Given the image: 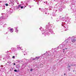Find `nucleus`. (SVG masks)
<instances>
[{"label":"nucleus","instance_id":"1","mask_svg":"<svg viewBox=\"0 0 76 76\" xmlns=\"http://www.w3.org/2000/svg\"><path fill=\"white\" fill-rule=\"evenodd\" d=\"M1 15L3 16L0 17V20H2V19H6L7 18V15L4 13H2Z\"/></svg>","mask_w":76,"mask_h":76},{"label":"nucleus","instance_id":"2","mask_svg":"<svg viewBox=\"0 0 76 76\" xmlns=\"http://www.w3.org/2000/svg\"><path fill=\"white\" fill-rule=\"evenodd\" d=\"M76 37H75L74 36H73L71 38V41L72 42H76Z\"/></svg>","mask_w":76,"mask_h":76},{"label":"nucleus","instance_id":"3","mask_svg":"<svg viewBox=\"0 0 76 76\" xmlns=\"http://www.w3.org/2000/svg\"><path fill=\"white\" fill-rule=\"evenodd\" d=\"M65 46V45L61 44L59 46V48H61V49H62V48H63Z\"/></svg>","mask_w":76,"mask_h":76},{"label":"nucleus","instance_id":"4","mask_svg":"<svg viewBox=\"0 0 76 76\" xmlns=\"http://www.w3.org/2000/svg\"><path fill=\"white\" fill-rule=\"evenodd\" d=\"M50 27H51V25H48L46 26V29H49Z\"/></svg>","mask_w":76,"mask_h":76},{"label":"nucleus","instance_id":"5","mask_svg":"<svg viewBox=\"0 0 76 76\" xmlns=\"http://www.w3.org/2000/svg\"><path fill=\"white\" fill-rule=\"evenodd\" d=\"M22 6V5L21 4H20L18 5V7H17L16 9H19V8H20V7Z\"/></svg>","mask_w":76,"mask_h":76},{"label":"nucleus","instance_id":"6","mask_svg":"<svg viewBox=\"0 0 76 76\" xmlns=\"http://www.w3.org/2000/svg\"><path fill=\"white\" fill-rule=\"evenodd\" d=\"M60 20H63L64 19V17L63 16H60L59 18Z\"/></svg>","mask_w":76,"mask_h":76},{"label":"nucleus","instance_id":"7","mask_svg":"<svg viewBox=\"0 0 76 76\" xmlns=\"http://www.w3.org/2000/svg\"><path fill=\"white\" fill-rule=\"evenodd\" d=\"M49 32H51L52 34H53V31L51 29H49Z\"/></svg>","mask_w":76,"mask_h":76},{"label":"nucleus","instance_id":"8","mask_svg":"<svg viewBox=\"0 0 76 76\" xmlns=\"http://www.w3.org/2000/svg\"><path fill=\"white\" fill-rule=\"evenodd\" d=\"M11 50H13V51H15L16 50V48H11Z\"/></svg>","mask_w":76,"mask_h":76},{"label":"nucleus","instance_id":"9","mask_svg":"<svg viewBox=\"0 0 76 76\" xmlns=\"http://www.w3.org/2000/svg\"><path fill=\"white\" fill-rule=\"evenodd\" d=\"M20 65H17L16 66V68H17V69H19L20 68Z\"/></svg>","mask_w":76,"mask_h":76},{"label":"nucleus","instance_id":"10","mask_svg":"<svg viewBox=\"0 0 76 76\" xmlns=\"http://www.w3.org/2000/svg\"><path fill=\"white\" fill-rule=\"evenodd\" d=\"M43 31H42V34H44L45 33V30L44 31V29H42Z\"/></svg>","mask_w":76,"mask_h":76},{"label":"nucleus","instance_id":"11","mask_svg":"<svg viewBox=\"0 0 76 76\" xmlns=\"http://www.w3.org/2000/svg\"><path fill=\"white\" fill-rule=\"evenodd\" d=\"M10 32L12 33V32H13V29H10Z\"/></svg>","mask_w":76,"mask_h":76},{"label":"nucleus","instance_id":"12","mask_svg":"<svg viewBox=\"0 0 76 76\" xmlns=\"http://www.w3.org/2000/svg\"><path fill=\"white\" fill-rule=\"evenodd\" d=\"M59 10L60 11V12H61L62 10H63V9H62V7H61L60 8H59Z\"/></svg>","mask_w":76,"mask_h":76},{"label":"nucleus","instance_id":"13","mask_svg":"<svg viewBox=\"0 0 76 76\" xmlns=\"http://www.w3.org/2000/svg\"><path fill=\"white\" fill-rule=\"evenodd\" d=\"M57 10H56V9L55 8L54 9V10H53V13H56V12H57Z\"/></svg>","mask_w":76,"mask_h":76},{"label":"nucleus","instance_id":"14","mask_svg":"<svg viewBox=\"0 0 76 76\" xmlns=\"http://www.w3.org/2000/svg\"><path fill=\"white\" fill-rule=\"evenodd\" d=\"M7 63H8V64H11V63H12V62H11L10 61H8L7 62Z\"/></svg>","mask_w":76,"mask_h":76},{"label":"nucleus","instance_id":"15","mask_svg":"<svg viewBox=\"0 0 76 76\" xmlns=\"http://www.w3.org/2000/svg\"><path fill=\"white\" fill-rule=\"evenodd\" d=\"M17 48H18V50H20L21 49V48H20V47H17Z\"/></svg>","mask_w":76,"mask_h":76},{"label":"nucleus","instance_id":"16","mask_svg":"<svg viewBox=\"0 0 76 76\" xmlns=\"http://www.w3.org/2000/svg\"><path fill=\"white\" fill-rule=\"evenodd\" d=\"M75 4V2H72L71 3V5H74Z\"/></svg>","mask_w":76,"mask_h":76},{"label":"nucleus","instance_id":"17","mask_svg":"<svg viewBox=\"0 0 76 76\" xmlns=\"http://www.w3.org/2000/svg\"><path fill=\"white\" fill-rule=\"evenodd\" d=\"M18 30L17 29H15V32H18Z\"/></svg>","mask_w":76,"mask_h":76},{"label":"nucleus","instance_id":"18","mask_svg":"<svg viewBox=\"0 0 76 76\" xmlns=\"http://www.w3.org/2000/svg\"><path fill=\"white\" fill-rule=\"evenodd\" d=\"M36 59L37 58V59H39V57H36Z\"/></svg>","mask_w":76,"mask_h":76},{"label":"nucleus","instance_id":"19","mask_svg":"<svg viewBox=\"0 0 76 76\" xmlns=\"http://www.w3.org/2000/svg\"><path fill=\"white\" fill-rule=\"evenodd\" d=\"M70 39V37H69V38H68V41H69Z\"/></svg>","mask_w":76,"mask_h":76},{"label":"nucleus","instance_id":"20","mask_svg":"<svg viewBox=\"0 0 76 76\" xmlns=\"http://www.w3.org/2000/svg\"><path fill=\"white\" fill-rule=\"evenodd\" d=\"M15 58V56H12V58H13V59H14Z\"/></svg>","mask_w":76,"mask_h":76},{"label":"nucleus","instance_id":"21","mask_svg":"<svg viewBox=\"0 0 76 76\" xmlns=\"http://www.w3.org/2000/svg\"><path fill=\"white\" fill-rule=\"evenodd\" d=\"M71 66H76V65L74 64L71 65Z\"/></svg>","mask_w":76,"mask_h":76},{"label":"nucleus","instance_id":"22","mask_svg":"<svg viewBox=\"0 0 76 76\" xmlns=\"http://www.w3.org/2000/svg\"><path fill=\"white\" fill-rule=\"evenodd\" d=\"M15 56H17V55H18V53H15Z\"/></svg>","mask_w":76,"mask_h":76},{"label":"nucleus","instance_id":"23","mask_svg":"<svg viewBox=\"0 0 76 76\" xmlns=\"http://www.w3.org/2000/svg\"><path fill=\"white\" fill-rule=\"evenodd\" d=\"M20 8H21V9H23V7L21 6Z\"/></svg>","mask_w":76,"mask_h":76},{"label":"nucleus","instance_id":"24","mask_svg":"<svg viewBox=\"0 0 76 76\" xmlns=\"http://www.w3.org/2000/svg\"><path fill=\"white\" fill-rule=\"evenodd\" d=\"M5 5L6 6H8V4H5Z\"/></svg>","mask_w":76,"mask_h":76},{"label":"nucleus","instance_id":"25","mask_svg":"<svg viewBox=\"0 0 76 76\" xmlns=\"http://www.w3.org/2000/svg\"><path fill=\"white\" fill-rule=\"evenodd\" d=\"M16 3H17V4H18V1H17V0L16 1Z\"/></svg>","mask_w":76,"mask_h":76},{"label":"nucleus","instance_id":"26","mask_svg":"<svg viewBox=\"0 0 76 76\" xmlns=\"http://www.w3.org/2000/svg\"><path fill=\"white\" fill-rule=\"evenodd\" d=\"M32 70H33V69H30V71H31V72H32Z\"/></svg>","mask_w":76,"mask_h":76},{"label":"nucleus","instance_id":"27","mask_svg":"<svg viewBox=\"0 0 76 76\" xmlns=\"http://www.w3.org/2000/svg\"><path fill=\"white\" fill-rule=\"evenodd\" d=\"M14 72H17V70H16V69L14 70Z\"/></svg>","mask_w":76,"mask_h":76},{"label":"nucleus","instance_id":"28","mask_svg":"<svg viewBox=\"0 0 76 76\" xmlns=\"http://www.w3.org/2000/svg\"><path fill=\"white\" fill-rule=\"evenodd\" d=\"M15 29H18V27H15Z\"/></svg>","mask_w":76,"mask_h":76},{"label":"nucleus","instance_id":"29","mask_svg":"<svg viewBox=\"0 0 76 76\" xmlns=\"http://www.w3.org/2000/svg\"><path fill=\"white\" fill-rule=\"evenodd\" d=\"M35 59H36V58H33L32 59L33 60H35Z\"/></svg>","mask_w":76,"mask_h":76},{"label":"nucleus","instance_id":"30","mask_svg":"<svg viewBox=\"0 0 76 76\" xmlns=\"http://www.w3.org/2000/svg\"><path fill=\"white\" fill-rule=\"evenodd\" d=\"M8 29H13V28H11V27H9Z\"/></svg>","mask_w":76,"mask_h":76},{"label":"nucleus","instance_id":"31","mask_svg":"<svg viewBox=\"0 0 76 76\" xmlns=\"http://www.w3.org/2000/svg\"><path fill=\"white\" fill-rule=\"evenodd\" d=\"M59 20H56V22H58L59 21Z\"/></svg>","mask_w":76,"mask_h":76},{"label":"nucleus","instance_id":"32","mask_svg":"<svg viewBox=\"0 0 76 76\" xmlns=\"http://www.w3.org/2000/svg\"><path fill=\"white\" fill-rule=\"evenodd\" d=\"M39 9L40 10H42V9H41V8H39Z\"/></svg>","mask_w":76,"mask_h":76},{"label":"nucleus","instance_id":"33","mask_svg":"<svg viewBox=\"0 0 76 76\" xmlns=\"http://www.w3.org/2000/svg\"><path fill=\"white\" fill-rule=\"evenodd\" d=\"M48 25H50V22H49V23H48Z\"/></svg>","mask_w":76,"mask_h":76},{"label":"nucleus","instance_id":"34","mask_svg":"<svg viewBox=\"0 0 76 76\" xmlns=\"http://www.w3.org/2000/svg\"><path fill=\"white\" fill-rule=\"evenodd\" d=\"M29 7H30V8H31V6L29 5Z\"/></svg>","mask_w":76,"mask_h":76},{"label":"nucleus","instance_id":"35","mask_svg":"<svg viewBox=\"0 0 76 76\" xmlns=\"http://www.w3.org/2000/svg\"><path fill=\"white\" fill-rule=\"evenodd\" d=\"M75 20H76V14L75 15Z\"/></svg>","mask_w":76,"mask_h":76},{"label":"nucleus","instance_id":"36","mask_svg":"<svg viewBox=\"0 0 76 76\" xmlns=\"http://www.w3.org/2000/svg\"><path fill=\"white\" fill-rule=\"evenodd\" d=\"M5 9V8H2V10H3V9Z\"/></svg>","mask_w":76,"mask_h":76},{"label":"nucleus","instance_id":"37","mask_svg":"<svg viewBox=\"0 0 76 76\" xmlns=\"http://www.w3.org/2000/svg\"><path fill=\"white\" fill-rule=\"evenodd\" d=\"M66 41H67V39H66L65 40V42H66Z\"/></svg>","mask_w":76,"mask_h":76},{"label":"nucleus","instance_id":"38","mask_svg":"<svg viewBox=\"0 0 76 76\" xmlns=\"http://www.w3.org/2000/svg\"><path fill=\"white\" fill-rule=\"evenodd\" d=\"M26 6H28V4H26Z\"/></svg>","mask_w":76,"mask_h":76},{"label":"nucleus","instance_id":"39","mask_svg":"<svg viewBox=\"0 0 76 76\" xmlns=\"http://www.w3.org/2000/svg\"><path fill=\"white\" fill-rule=\"evenodd\" d=\"M67 42H68V41H67L66 42V44H67Z\"/></svg>","mask_w":76,"mask_h":76},{"label":"nucleus","instance_id":"40","mask_svg":"<svg viewBox=\"0 0 76 76\" xmlns=\"http://www.w3.org/2000/svg\"><path fill=\"white\" fill-rule=\"evenodd\" d=\"M37 4H38V5H39V4H38V3L37 2Z\"/></svg>","mask_w":76,"mask_h":76},{"label":"nucleus","instance_id":"41","mask_svg":"<svg viewBox=\"0 0 76 76\" xmlns=\"http://www.w3.org/2000/svg\"><path fill=\"white\" fill-rule=\"evenodd\" d=\"M67 29L64 30L65 31H67Z\"/></svg>","mask_w":76,"mask_h":76},{"label":"nucleus","instance_id":"42","mask_svg":"<svg viewBox=\"0 0 76 76\" xmlns=\"http://www.w3.org/2000/svg\"><path fill=\"white\" fill-rule=\"evenodd\" d=\"M69 18H67V20H68V19H69Z\"/></svg>","mask_w":76,"mask_h":76},{"label":"nucleus","instance_id":"43","mask_svg":"<svg viewBox=\"0 0 76 76\" xmlns=\"http://www.w3.org/2000/svg\"><path fill=\"white\" fill-rule=\"evenodd\" d=\"M15 64H15V63H14V65H15Z\"/></svg>","mask_w":76,"mask_h":76},{"label":"nucleus","instance_id":"44","mask_svg":"<svg viewBox=\"0 0 76 76\" xmlns=\"http://www.w3.org/2000/svg\"><path fill=\"white\" fill-rule=\"evenodd\" d=\"M68 67H70V66H68Z\"/></svg>","mask_w":76,"mask_h":76},{"label":"nucleus","instance_id":"45","mask_svg":"<svg viewBox=\"0 0 76 76\" xmlns=\"http://www.w3.org/2000/svg\"><path fill=\"white\" fill-rule=\"evenodd\" d=\"M25 7H26V5H25Z\"/></svg>","mask_w":76,"mask_h":76},{"label":"nucleus","instance_id":"46","mask_svg":"<svg viewBox=\"0 0 76 76\" xmlns=\"http://www.w3.org/2000/svg\"><path fill=\"white\" fill-rule=\"evenodd\" d=\"M1 25H2V24H3V23H1Z\"/></svg>","mask_w":76,"mask_h":76},{"label":"nucleus","instance_id":"47","mask_svg":"<svg viewBox=\"0 0 76 76\" xmlns=\"http://www.w3.org/2000/svg\"><path fill=\"white\" fill-rule=\"evenodd\" d=\"M7 53H9V51H7Z\"/></svg>","mask_w":76,"mask_h":76},{"label":"nucleus","instance_id":"48","mask_svg":"<svg viewBox=\"0 0 76 76\" xmlns=\"http://www.w3.org/2000/svg\"><path fill=\"white\" fill-rule=\"evenodd\" d=\"M47 3V1L46 2V3Z\"/></svg>","mask_w":76,"mask_h":76},{"label":"nucleus","instance_id":"49","mask_svg":"<svg viewBox=\"0 0 76 76\" xmlns=\"http://www.w3.org/2000/svg\"><path fill=\"white\" fill-rule=\"evenodd\" d=\"M4 58H3V59H4Z\"/></svg>","mask_w":76,"mask_h":76},{"label":"nucleus","instance_id":"50","mask_svg":"<svg viewBox=\"0 0 76 76\" xmlns=\"http://www.w3.org/2000/svg\"><path fill=\"white\" fill-rule=\"evenodd\" d=\"M64 75H66V74H64Z\"/></svg>","mask_w":76,"mask_h":76},{"label":"nucleus","instance_id":"51","mask_svg":"<svg viewBox=\"0 0 76 76\" xmlns=\"http://www.w3.org/2000/svg\"><path fill=\"white\" fill-rule=\"evenodd\" d=\"M45 14H47V12H45Z\"/></svg>","mask_w":76,"mask_h":76},{"label":"nucleus","instance_id":"52","mask_svg":"<svg viewBox=\"0 0 76 76\" xmlns=\"http://www.w3.org/2000/svg\"><path fill=\"white\" fill-rule=\"evenodd\" d=\"M24 56H25V54H24Z\"/></svg>","mask_w":76,"mask_h":76},{"label":"nucleus","instance_id":"53","mask_svg":"<svg viewBox=\"0 0 76 76\" xmlns=\"http://www.w3.org/2000/svg\"><path fill=\"white\" fill-rule=\"evenodd\" d=\"M44 3H45V2H44Z\"/></svg>","mask_w":76,"mask_h":76},{"label":"nucleus","instance_id":"54","mask_svg":"<svg viewBox=\"0 0 76 76\" xmlns=\"http://www.w3.org/2000/svg\"><path fill=\"white\" fill-rule=\"evenodd\" d=\"M7 34V33H6V34Z\"/></svg>","mask_w":76,"mask_h":76},{"label":"nucleus","instance_id":"55","mask_svg":"<svg viewBox=\"0 0 76 76\" xmlns=\"http://www.w3.org/2000/svg\"><path fill=\"white\" fill-rule=\"evenodd\" d=\"M50 3H51V1H50Z\"/></svg>","mask_w":76,"mask_h":76},{"label":"nucleus","instance_id":"56","mask_svg":"<svg viewBox=\"0 0 76 76\" xmlns=\"http://www.w3.org/2000/svg\"><path fill=\"white\" fill-rule=\"evenodd\" d=\"M44 55H45V54H44Z\"/></svg>","mask_w":76,"mask_h":76},{"label":"nucleus","instance_id":"57","mask_svg":"<svg viewBox=\"0 0 76 76\" xmlns=\"http://www.w3.org/2000/svg\"><path fill=\"white\" fill-rule=\"evenodd\" d=\"M6 65H7V63L6 64Z\"/></svg>","mask_w":76,"mask_h":76},{"label":"nucleus","instance_id":"58","mask_svg":"<svg viewBox=\"0 0 76 76\" xmlns=\"http://www.w3.org/2000/svg\"><path fill=\"white\" fill-rule=\"evenodd\" d=\"M69 71H70V69H69Z\"/></svg>","mask_w":76,"mask_h":76},{"label":"nucleus","instance_id":"59","mask_svg":"<svg viewBox=\"0 0 76 76\" xmlns=\"http://www.w3.org/2000/svg\"><path fill=\"white\" fill-rule=\"evenodd\" d=\"M65 22H67V20H65Z\"/></svg>","mask_w":76,"mask_h":76},{"label":"nucleus","instance_id":"60","mask_svg":"<svg viewBox=\"0 0 76 76\" xmlns=\"http://www.w3.org/2000/svg\"><path fill=\"white\" fill-rule=\"evenodd\" d=\"M67 21H69L67 20Z\"/></svg>","mask_w":76,"mask_h":76},{"label":"nucleus","instance_id":"61","mask_svg":"<svg viewBox=\"0 0 76 76\" xmlns=\"http://www.w3.org/2000/svg\"><path fill=\"white\" fill-rule=\"evenodd\" d=\"M24 9H25V7H24Z\"/></svg>","mask_w":76,"mask_h":76},{"label":"nucleus","instance_id":"62","mask_svg":"<svg viewBox=\"0 0 76 76\" xmlns=\"http://www.w3.org/2000/svg\"><path fill=\"white\" fill-rule=\"evenodd\" d=\"M38 1H39V0Z\"/></svg>","mask_w":76,"mask_h":76},{"label":"nucleus","instance_id":"63","mask_svg":"<svg viewBox=\"0 0 76 76\" xmlns=\"http://www.w3.org/2000/svg\"><path fill=\"white\" fill-rule=\"evenodd\" d=\"M63 50H64V49Z\"/></svg>","mask_w":76,"mask_h":76},{"label":"nucleus","instance_id":"64","mask_svg":"<svg viewBox=\"0 0 76 76\" xmlns=\"http://www.w3.org/2000/svg\"><path fill=\"white\" fill-rule=\"evenodd\" d=\"M41 28H42V27H41Z\"/></svg>","mask_w":76,"mask_h":76}]
</instances>
